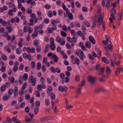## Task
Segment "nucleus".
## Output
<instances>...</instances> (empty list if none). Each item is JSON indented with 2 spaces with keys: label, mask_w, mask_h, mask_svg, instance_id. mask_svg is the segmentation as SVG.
Instances as JSON below:
<instances>
[{
  "label": "nucleus",
  "mask_w": 123,
  "mask_h": 123,
  "mask_svg": "<svg viewBox=\"0 0 123 123\" xmlns=\"http://www.w3.org/2000/svg\"><path fill=\"white\" fill-rule=\"evenodd\" d=\"M96 80V78L95 77L92 76H89L87 79L88 81L90 83V85L92 86L94 85Z\"/></svg>",
  "instance_id": "nucleus-1"
},
{
  "label": "nucleus",
  "mask_w": 123,
  "mask_h": 123,
  "mask_svg": "<svg viewBox=\"0 0 123 123\" xmlns=\"http://www.w3.org/2000/svg\"><path fill=\"white\" fill-rule=\"evenodd\" d=\"M31 19L30 20V23L29 24L31 25H34V23L33 22V20L35 19L34 22L35 23H36L37 22L38 18H36V15L34 13H32L31 14Z\"/></svg>",
  "instance_id": "nucleus-2"
},
{
  "label": "nucleus",
  "mask_w": 123,
  "mask_h": 123,
  "mask_svg": "<svg viewBox=\"0 0 123 123\" xmlns=\"http://www.w3.org/2000/svg\"><path fill=\"white\" fill-rule=\"evenodd\" d=\"M36 81V79L34 78L33 76L31 75L29 77L28 82L30 83H32L33 86H34L35 85Z\"/></svg>",
  "instance_id": "nucleus-3"
},
{
  "label": "nucleus",
  "mask_w": 123,
  "mask_h": 123,
  "mask_svg": "<svg viewBox=\"0 0 123 123\" xmlns=\"http://www.w3.org/2000/svg\"><path fill=\"white\" fill-rule=\"evenodd\" d=\"M79 87L77 89L76 91V95L75 97L76 98H77L81 93V90L82 88L81 87V85L79 84L78 85Z\"/></svg>",
  "instance_id": "nucleus-4"
},
{
  "label": "nucleus",
  "mask_w": 123,
  "mask_h": 123,
  "mask_svg": "<svg viewBox=\"0 0 123 123\" xmlns=\"http://www.w3.org/2000/svg\"><path fill=\"white\" fill-rule=\"evenodd\" d=\"M58 90L61 92H63L64 91L66 92H67V91L68 90V88L67 86H65V87H64L61 86H59L58 88Z\"/></svg>",
  "instance_id": "nucleus-5"
},
{
  "label": "nucleus",
  "mask_w": 123,
  "mask_h": 123,
  "mask_svg": "<svg viewBox=\"0 0 123 123\" xmlns=\"http://www.w3.org/2000/svg\"><path fill=\"white\" fill-rule=\"evenodd\" d=\"M23 58L25 59H28L30 61L31 60V55H28L26 53H24L23 55Z\"/></svg>",
  "instance_id": "nucleus-6"
},
{
  "label": "nucleus",
  "mask_w": 123,
  "mask_h": 123,
  "mask_svg": "<svg viewBox=\"0 0 123 123\" xmlns=\"http://www.w3.org/2000/svg\"><path fill=\"white\" fill-rule=\"evenodd\" d=\"M111 17L113 19L115 20V18L114 15H115L116 14V11L115 9L114 8H113L111 10Z\"/></svg>",
  "instance_id": "nucleus-7"
},
{
  "label": "nucleus",
  "mask_w": 123,
  "mask_h": 123,
  "mask_svg": "<svg viewBox=\"0 0 123 123\" xmlns=\"http://www.w3.org/2000/svg\"><path fill=\"white\" fill-rule=\"evenodd\" d=\"M106 76L107 77H109L111 74V70L107 66L106 69Z\"/></svg>",
  "instance_id": "nucleus-8"
},
{
  "label": "nucleus",
  "mask_w": 123,
  "mask_h": 123,
  "mask_svg": "<svg viewBox=\"0 0 123 123\" xmlns=\"http://www.w3.org/2000/svg\"><path fill=\"white\" fill-rule=\"evenodd\" d=\"M120 71H123V68L122 67H117L115 73V74L116 76H117L118 74L120 73Z\"/></svg>",
  "instance_id": "nucleus-9"
},
{
  "label": "nucleus",
  "mask_w": 123,
  "mask_h": 123,
  "mask_svg": "<svg viewBox=\"0 0 123 123\" xmlns=\"http://www.w3.org/2000/svg\"><path fill=\"white\" fill-rule=\"evenodd\" d=\"M90 41L93 44H95L96 43V42L93 37L91 36H89V37Z\"/></svg>",
  "instance_id": "nucleus-10"
},
{
  "label": "nucleus",
  "mask_w": 123,
  "mask_h": 123,
  "mask_svg": "<svg viewBox=\"0 0 123 123\" xmlns=\"http://www.w3.org/2000/svg\"><path fill=\"white\" fill-rule=\"evenodd\" d=\"M105 68L104 67L101 68L98 72V75L99 76H101V75L102 74H103L105 71Z\"/></svg>",
  "instance_id": "nucleus-11"
},
{
  "label": "nucleus",
  "mask_w": 123,
  "mask_h": 123,
  "mask_svg": "<svg viewBox=\"0 0 123 123\" xmlns=\"http://www.w3.org/2000/svg\"><path fill=\"white\" fill-rule=\"evenodd\" d=\"M43 25L41 24L39 25L38 26H36L34 27V30L35 31H37V30H38L39 28H40L42 29L43 28Z\"/></svg>",
  "instance_id": "nucleus-12"
},
{
  "label": "nucleus",
  "mask_w": 123,
  "mask_h": 123,
  "mask_svg": "<svg viewBox=\"0 0 123 123\" xmlns=\"http://www.w3.org/2000/svg\"><path fill=\"white\" fill-rule=\"evenodd\" d=\"M14 94L15 96H16V95L17 94L18 92V87L17 86L15 87L13 91Z\"/></svg>",
  "instance_id": "nucleus-13"
},
{
  "label": "nucleus",
  "mask_w": 123,
  "mask_h": 123,
  "mask_svg": "<svg viewBox=\"0 0 123 123\" xmlns=\"http://www.w3.org/2000/svg\"><path fill=\"white\" fill-rule=\"evenodd\" d=\"M103 16H100L97 20L98 23L103 22Z\"/></svg>",
  "instance_id": "nucleus-14"
},
{
  "label": "nucleus",
  "mask_w": 123,
  "mask_h": 123,
  "mask_svg": "<svg viewBox=\"0 0 123 123\" xmlns=\"http://www.w3.org/2000/svg\"><path fill=\"white\" fill-rule=\"evenodd\" d=\"M85 46L88 48H90L91 47V43L88 41L86 42L85 43Z\"/></svg>",
  "instance_id": "nucleus-15"
},
{
  "label": "nucleus",
  "mask_w": 123,
  "mask_h": 123,
  "mask_svg": "<svg viewBox=\"0 0 123 123\" xmlns=\"http://www.w3.org/2000/svg\"><path fill=\"white\" fill-rule=\"evenodd\" d=\"M28 78V75L27 74H25L22 76L23 80H26Z\"/></svg>",
  "instance_id": "nucleus-16"
},
{
  "label": "nucleus",
  "mask_w": 123,
  "mask_h": 123,
  "mask_svg": "<svg viewBox=\"0 0 123 123\" xmlns=\"http://www.w3.org/2000/svg\"><path fill=\"white\" fill-rule=\"evenodd\" d=\"M6 85H4L1 86L0 89L1 91L3 92L6 90Z\"/></svg>",
  "instance_id": "nucleus-17"
},
{
  "label": "nucleus",
  "mask_w": 123,
  "mask_h": 123,
  "mask_svg": "<svg viewBox=\"0 0 123 123\" xmlns=\"http://www.w3.org/2000/svg\"><path fill=\"white\" fill-rule=\"evenodd\" d=\"M97 13H101V8L100 5H98L97 6Z\"/></svg>",
  "instance_id": "nucleus-18"
},
{
  "label": "nucleus",
  "mask_w": 123,
  "mask_h": 123,
  "mask_svg": "<svg viewBox=\"0 0 123 123\" xmlns=\"http://www.w3.org/2000/svg\"><path fill=\"white\" fill-rule=\"evenodd\" d=\"M33 43L35 46H38L39 43L38 41L37 40H35L33 42Z\"/></svg>",
  "instance_id": "nucleus-19"
},
{
  "label": "nucleus",
  "mask_w": 123,
  "mask_h": 123,
  "mask_svg": "<svg viewBox=\"0 0 123 123\" xmlns=\"http://www.w3.org/2000/svg\"><path fill=\"white\" fill-rule=\"evenodd\" d=\"M6 29L7 30H9L10 29V30L9 31V33L11 32L12 31V29L11 28V26L9 25H7L6 26Z\"/></svg>",
  "instance_id": "nucleus-20"
},
{
  "label": "nucleus",
  "mask_w": 123,
  "mask_h": 123,
  "mask_svg": "<svg viewBox=\"0 0 123 123\" xmlns=\"http://www.w3.org/2000/svg\"><path fill=\"white\" fill-rule=\"evenodd\" d=\"M102 61L106 64H108L109 62L107 59L105 57H103L102 58Z\"/></svg>",
  "instance_id": "nucleus-21"
},
{
  "label": "nucleus",
  "mask_w": 123,
  "mask_h": 123,
  "mask_svg": "<svg viewBox=\"0 0 123 123\" xmlns=\"http://www.w3.org/2000/svg\"><path fill=\"white\" fill-rule=\"evenodd\" d=\"M34 33L32 35V37L33 38H35L37 37L38 35V33L37 31H34Z\"/></svg>",
  "instance_id": "nucleus-22"
},
{
  "label": "nucleus",
  "mask_w": 123,
  "mask_h": 123,
  "mask_svg": "<svg viewBox=\"0 0 123 123\" xmlns=\"http://www.w3.org/2000/svg\"><path fill=\"white\" fill-rule=\"evenodd\" d=\"M50 46V47L51 49L52 50H54L56 48V46L55 44H51Z\"/></svg>",
  "instance_id": "nucleus-23"
},
{
  "label": "nucleus",
  "mask_w": 123,
  "mask_h": 123,
  "mask_svg": "<svg viewBox=\"0 0 123 123\" xmlns=\"http://www.w3.org/2000/svg\"><path fill=\"white\" fill-rule=\"evenodd\" d=\"M51 98L52 100H54L55 98V94L53 92H52L51 95Z\"/></svg>",
  "instance_id": "nucleus-24"
},
{
  "label": "nucleus",
  "mask_w": 123,
  "mask_h": 123,
  "mask_svg": "<svg viewBox=\"0 0 123 123\" xmlns=\"http://www.w3.org/2000/svg\"><path fill=\"white\" fill-rule=\"evenodd\" d=\"M68 16L70 19L72 20L73 19V16L72 14L71 13H68Z\"/></svg>",
  "instance_id": "nucleus-25"
},
{
  "label": "nucleus",
  "mask_w": 123,
  "mask_h": 123,
  "mask_svg": "<svg viewBox=\"0 0 123 123\" xmlns=\"http://www.w3.org/2000/svg\"><path fill=\"white\" fill-rule=\"evenodd\" d=\"M0 71L2 72H4L6 70V67L2 66L0 68Z\"/></svg>",
  "instance_id": "nucleus-26"
},
{
  "label": "nucleus",
  "mask_w": 123,
  "mask_h": 123,
  "mask_svg": "<svg viewBox=\"0 0 123 123\" xmlns=\"http://www.w3.org/2000/svg\"><path fill=\"white\" fill-rule=\"evenodd\" d=\"M53 89V88L51 86H49V88H48L47 89V92H48V94H50L51 92L52 91Z\"/></svg>",
  "instance_id": "nucleus-27"
},
{
  "label": "nucleus",
  "mask_w": 123,
  "mask_h": 123,
  "mask_svg": "<svg viewBox=\"0 0 123 123\" xmlns=\"http://www.w3.org/2000/svg\"><path fill=\"white\" fill-rule=\"evenodd\" d=\"M49 48V44L47 45L44 50V52L45 53H46L48 51Z\"/></svg>",
  "instance_id": "nucleus-28"
},
{
  "label": "nucleus",
  "mask_w": 123,
  "mask_h": 123,
  "mask_svg": "<svg viewBox=\"0 0 123 123\" xmlns=\"http://www.w3.org/2000/svg\"><path fill=\"white\" fill-rule=\"evenodd\" d=\"M9 96L5 95L3 96V99L4 100H6L8 99Z\"/></svg>",
  "instance_id": "nucleus-29"
},
{
  "label": "nucleus",
  "mask_w": 123,
  "mask_h": 123,
  "mask_svg": "<svg viewBox=\"0 0 123 123\" xmlns=\"http://www.w3.org/2000/svg\"><path fill=\"white\" fill-rule=\"evenodd\" d=\"M111 0H107L106 1V2L105 6L107 8H108L110 6V1Z\"/></svg>",
  "instance_id": "nucleus-30"
},
{
  "label": "nucleus",
  "mask_w": 123,
  "mask_h": 123,
  "mask_svg": "<svg viewBox=\"0 0 123 123\" xmlns=\"http://www.w3.org/2000/svg\"><path fill=\"white\" fill-rule=\"evenodd\" d=\"M44 117L46 121L47 120L53 119L54 118V117H50L49 116L45 117Z\"/></svg>",
  "instance_id": "nucleus-31"
},
{
  "label": "nucleus",
  "mask_w": 123,
  "mask_h": 123,
  "mask_svg": "<svg viewBox=\"0 0 123 123\" xmlns=\"http://www.w3.org/2000/svg\"><path fill=\"white\" fill-rule=\"evenodd\" d=\"M37 69L39 70L41 68V64L40 62H38L37 64Z\"/></svg>",
  "instance_id": "nucleus-32"
},
{
  "label": "nucleus",
  "mask_w": 123,
  "mask_h": 123,
  "mask_svg": "<svg viewBox=\"0 0 123 123\" xmlns=\"http://www.w3.org/2000/svg\"><path fill=\"white\" fill-rule=\"evenodd\" d=\"M1 57L5 61H6L7 60V58L6 55L4 54H3L1 55Z\"/></svg>",
  "instance_id": "nucleus-33"
},
{
  "label": "nucleus",
  "mask_w": 123,
  "mask_h": 123,
  "mask_svg": "<svg viewBox=\"0 0 123 123\" xmlns=\"http://www.w3.org/2000/svg\"><path fill=\"white\" fill-rule=\"evenodd\" d=\"M83 23L87 27H89L90 26V24L87 21H86L84 22Z\"/></svg>",
  "instance_id": "nucleus-34"
},
{
  "label": "nucleus",
  "mask_w": 123,
  "mask_h": 123,
  "mask_svg": "<svg viewBox=\"0 0 123 123\" xmlns=\"http://www.w3.org/2000/svg\"><path fill=\"white\" fill-rule=\"evenodd\" d=\"M35 64L34 61L32 62L31 63V68L34 69L35 67Z\"/></svg>",
  "instance_id": "nucleus-35"
},
{
  "label": "nucleus",
  "mask_w": 123,
  "mask_h": 123,
  "mask_svg": "<svg viewBox=\"0 0 123 123\" xmlns=\"http://www.w3.org/2000/svg\"><path fill=\"white\" fill-rule=\"evenodd\" d=\"M35 95L37 97H39L40 96V92L38 91H37L35 92Z\"/></svg>",
  "instance_id": "nucleus-36"
},
{
  "label": "nucleus",
  "mask_w": 123,
  "mask_h": 123,
  "mask_svg": "<svg viewBox=\"0 0 123 123\" xmlns=\"http://www.w3.org/2000/svg\"><path fill=\"white\" fill-rule=\"evenodd\" d=\"M35 104L36 106V107L39 108L40 105V102L39 101H37L35 102Z\"/></svg>",
  "instance_id": "nucleus-37"
},
{
  "label": "nucleus",
  "mask_w": 123,
  "mask_h": 123,
  "mask_svg": "<svg viewBox=\"0 0 123 123\" xmlns=\"http://www.w3.org/2000/svg\"><path fill=\"white\" fill-rule=\"evenodd\" d=\"M39 108H35L34 111V113L35 114H37L39 112L38 109Z\"/></svg>",
  "instance_id": "nucleus-38"
},
{
  "label": "nucleus",
  "mask_w": 123,
  "mask_h": 123,
  "mask_svg": "<svg viewBox=\"0 0 123 123\" xmlns=\"http://www.w3.org/2000/svg\"><path fill=\"white\" fill-rule=\"evenodd\" d=\"M13 92V90L12 89H9L8 91V94L9 95H11Z\"/></svg>",
  "instance_id": "nucleus-39"
},
{
  "label": "nucleus",
  "mask_w": 123,
  "mask_h": 123,
  "mask_svg": "<svg viewBox=\"0 0 123 123\" xmlns=\"http://www.w3.org/2000/svg\"><path fill=\"white\" fill-rule=\"evenodd\" d=\"M45 104L46 105L48 106L50 104V102L48 99H46L45 101Z\"/></svg>",
  "instance_id": "nucleus-40"
},
{
  "label": "nucleus",
  "mask_w": 123,
  "mask_h": 123,
  "mask_svg": "<svg viewBox=\"0 0 123 123\" xmlns=\"http://www.w3.org/2000/svg\"><path fill=\"white\" fill-rule=\"evenodd\" d=\"M27 84V83H24L23 85H22L21 90H24L26 88V85Z\"/></svg>",
  "instance_id": "nucleus-41"
},
{
  "label": "nucleus",
  "mask_w": 123,
  "mask_h": 123,
  "mask_svg": "<svg viewBox=\"0 0 123 123\" xmlns=\"http://www.w3.org/2000/svg\"><path fill=\"white\" fill-rule=\"evenodd\" d=\"M90 59L91 60H94V58L93 56L91 54H89L88 55Z\"/></svg>",
  "instance_id": "nucleus-42"
},
{
  "label": "nucleus",
  "mask_w": 123,
  "mask_h": 123,
  "mask_svg": "<svg viewBox=\"0 0 123 123\" xmlns=\"http://www.w3.org/2000/svg\"><path fill=\"white\" fill-rule=\"evenodd\" d=\"M96 20H94L93 22V24L92 26L91 27L92 28H93L95 27L96 24Z\"/></svg>",
  "instance_id": "nucleus-43"
},
{
  "label": "nucleus",
  "mask_w": 123,
  "mask_h": 123,
  "mask_svg": "<svg viewBox=\"0 0 123 123\" xmlns=\"http://www.w3.org/2000/svg\"><path fill=\"white\" fill-rule=\"evenodd\" d=\"M37 88L39 91H41L42 90V86L40 85H38L37 86Z\"/></svg>",
  "instance_id": "nucleus-44"
},
{
  "label": "nucleus",
  "mask_w": 123,
  "mask_h": 123,
  "mask_svg": "<svg viewBox=\"0 0 123 123\" xmlns=\"http://www.w3.org/2000/svg\"><path fill=\"white\" fill-rule=\"evenodd\" d=\"M62 40L61 39V38L59 37H57L56 38V41L58 43L60 42Z\"/></svg>",
  "instance_id": "nucleus-45"
},
{
  "label": "nucleus",
  "mask_w": 123,
  "mask_h": 123,
  "mask_svg": "<svg viewBox=\"0 0 123 123\" xmlns=\"http://www.w3.org/2000/svg\"><path fill=\"white\" fill-rule=\"evenodd\" d=\"M20 48H17L16 49V51L17 54H19L21 53V51L19 50Z\"/></svg>",
  "instance_id": "nucleus-46"
},
{
  "label": "nucleus",
  "mask_w": 123,
  "mask_h": 123,
  "mask_svg": "<svg viewBox=\"0 0 123 123\" xmlns=\"http://www.w3.org/2000/svg\"><path fill=\"white\" fill-rule=\"evenodd\" d=\"M25 105V103L24 102H22L19 105V107L22 108L24 107Z\"/></svg>",
  "instance_id": "nucleus-47"
},
{
  "label": "nucleus",
  "mask_w": 123,
  "mask_h": 123,
  "mask_svg": "<svg viewBox=\"0 0 123 123\" xmlns=\"http://www.w3.org/2000/svg\"><path fill=\"white\" fill-rule=\"evenodd\" d=\"M50 44H54V40L53 37H51L50 40Z\"/></svg>",
  "instance_id": "nucleus-48"
},
{
  "label": "nucleus",
  "mask_w": 123,
  "mask_h": 123,
  "mask_svg": "<svg viewBox=\"0 0 123 123\" xmlns=\"http://www.w3.org/2000/svg\"><path fill=\"white\" fill-rule=\"evenodd\" d=\"M48 32L50 33H51L53 32V29H52L51 28H48Z\"/></svg>",
  "instance_id": "nucleus-49"
},
{
  "label": "nucleus",
  "mask_w": 123,
  "mask_h": 123,
  "mask_svg": "<svg viewBox=\"0 0 123 123\" xmlns=\"http://www.w3.org/2000/svg\"><path fill=\"white\" fill-rule=\"evenodd\" d=\"M14 21L17 23H18L19 21V18L18 17H15L14 19Z\"/></svg>",
  "instance_id": "nucleus-50"
},
{
  "label": "nucleus",
  "mask_w": 123,
  "mask_h": 123,
  "mask_svg": "<svg viewBox=\"0 0 123 123\" xmlns=\"http://www.w3.org/2000/svg\"><path fill=\"white\" fill-rule=\"evenodd\" d=\"M25 98L26 99H29L30 98V95L29 94H27L25 96Z\"/></svg>",
  "instance_id": "nucleus-51"
},
{
  "label": "nucleus",
  "mask_w": 123,
  "mask_h": 123,
  "mask_svg": "<svg viewBox=\"0 0 123 123\" xmlns=\"http://www.w3.org/2000/svg\"><path fill=\"white\" fill-rule=\"evenodd\" d=\"M18 67H17V66H14L13 68V71L14 72H15L18 70Z\"/></svg>",
  "instance_id": "nucleus-52"
},
{
  "label": "nucleus",
  "mask_w": 123,
  "mask_h": 123,
  "mask_svg": "<svg viewBox=\"0 0 123 123\" xmlns=\"http://www.w3.org/2000/svg\"><path fill=\"white\" fill-rule=\"evenodd\" d=\"M82 11L84 12H86L88 11L87 8L86 7H82Z\"/></svg>",
  "instance_id": "nucleus-53"
},
{
  "label": "nucleus",
  "mask_w": 123,
  "mask_h": 123,
  "mask_svg": "<svg viewBox=\"0 0 123 123\" xmlns=\"http://www.w3.org/2000/svg\"><path fill=\"white\" fill-rule=\"evenodd\" d=\"M61 33L63 37H66L67 36V34L66 32L62 31H61Z\"/></svg>",
  "instance_id": "nucleus-54"
},
{
  "label": "nucleus",
  "mask_w": 123,
  "mask_h": 123,
  "mask_svg": "<svg viewBox=\"0 0 123 123\" xmlns=\"http://www.w3.org/2000/svg\"><path fill=\"white\" fill-rule=\"evenodd\" d=\"M67 39L68 42L69 43H71L72 42L71 38L70 37H67Z\"/></svg>",
  "instance_id": "nucleus-55"
},
{
  "label": "nucleus",
  "mask_w": 123,
  "mask_h": 123,
  "mask_svg": "<svg viewBox=\"0 0 123 123\" xmlns=\"http://www.w3.org/2000/svg\"><path fill=\"white\" fill-rule=\"evenodd\" d=\"M100 68V66L99 64H98L96 65L95 68V69L96 70H99Z\"/></svg>",
  "instance_id": "nucleus-56"
},
{
  "label": "nucleus",
  "mask_w": 123,
  "mask_h": 123,
  "mask_svg": "<svg viewBox=\"0 0 123 123\" xmlns=\"http://www.w3.org/2000/svg\"><path fill=\"white\" fill-rule=\"evenodd\" d=\"M17 101L15 100H13L12 101L11 103V105L12 106H13L16 104Z\"/></svg>",
  "instance_id": "nucleus-57"
},
{
  "label": "nucleus",
  "mask_w": 123,
  "mask_h": 123,
  "mask_svg": "<svg viewBox=\"0 0 123 123\" xmlns=\"http://www.w3.org/2000/svg\"><path fill=\"white\" fill-rule=\"evenodd\" d=\"M75 80L76 81H79L80 80V79L79 75H77L75 76Z\"/></svg>",
  "instance_id": "nucleus-58"
},
{
  "label": "nucleus",
  "mask_w": 123,
  "mask_h": 123,
  "mask_svg": "<svg viewBox=\"0 0 123 123\" xmlns=\"http://www.w3.org/2000/svg\"><path fill=\"white\" fill-rule=\"evenodd\" d=\"M65 74L67 76V77H69L71 75V73L69 71H66L65 72Z\"/></svg>",
  "instance_id": "nucleus-59"
},
{
  "label": "nucleus",
  "mask_w": 123,
  "mask_h": 123,
  "mask_svg": "<svg viewBox=\"0 0 123 123\" xmlns=\"http://www.w3.org/2000/svg\"><path fill=\"white\" fill-rule=\"evenodd\" d=\"M48 16L49 17H51L53 15L52 14V12L51 11H49L48 13Z\"/></svg>",
  "instance_id": "nucleus-60"
},
{
  "label": "nucleus",
  "mask_w": 123,
  "mask_h": 123,
  "mask_svg": "<svg viewBox=\"0 0 123 123\" xmlns=\"http://www.w3.org/2000/svg\"><path fill=\"white\" fill-rule=\"evenodd\" d=\"M75 63L78 65H79L80 64V62L79 61V59L77 58H76L75 59Z\"/></svg>",
  "instance_id": "nucleus-61"
},
{
  "label": "nucleus",
  "mask_w": 123,
  "mask_h": 123,
  "mask_svg": "<svg viewBox=\"0 0 123 123\" xmlns=\"http://www.w3.org/2000/svg\"><path fill=\"white\" fill-rule=\"evenodd\" d=\"M12 10L11 9L9 10L8 12V14L10 16H12L13 15Z\"/></svg>",
  "instance_id": "nucleus-62"
},
{
  "label": "nucleus",
  "mask_w": 123,
  "mask_h": 123,
  "mask_svg": "<svg viewBox=\"0 0 123 123\" xmlns=\"http://www.w3.org/2000/svg\"><path fill=\"white\" fill-rule=\"evenodd\" d=\"M108 40H106L105 41L103 40L102 42L105 45H107L108 44Z\"/></svg>",
  "instance_id": "nucleus-63"
},
{
  "label": "nucleus",
  "mask_w": 123,
  "mask_h": 123,
  "mask_svg": "<svg viewBox=\"0 0 123 123\" xmlns=\"http://www.w3.org/2000/svg\"><path fill=\"white\" fill-rule=\"evenodd\" d=\"M69 78L68 77H66L65 79V81L66 83L68 82L69 81Z\"/></svg>",
  "instance_id": "nucleus-64"
}]
</instances>
